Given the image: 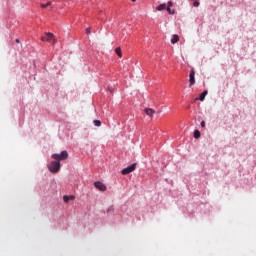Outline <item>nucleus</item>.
<instances>
[{"label": "nucleus", "instance_id": "f257e3e1", "mask_svg": "<svg viewBox=\"0 0 256 256\" xmlns=\"http://www.w3.org/2000/svg\"><path fill=\"white\" fill-rule=\"evenodd\" d=\"M52 159H55V161H58V163H60V161H65L69 159V153L67 152V150H64L61 152V154H52Z\"/></svg>", "mask_w": 256, "mask_h": 256}, {"label": "nucleus", "instance_id": "f03ea898", "mask_svg": "<svg viewBox=\"0 0 256 256\" xmlns=\"http://www.w3.org/2000/svg\"><path fill=\"white\" fill-rule=\"evenodd\" d=\"M48 169L51 173H59L61 169V163L59 161H52L50 164H48Z\"/></svg>", "mask_w": 256, "mask_h": 256}, {"label": "nucleus", "instance_id": "7ed1b4c3", "mask_svg": "<svg viewBox=\"0 0 256 256\" xmlns=\"http://www.w3.org/2000/svg\"><path fill=\"white\" fill-rule=\"evenodd\" d=\"M41 39L42 41H47L48 43H52V45H55V43H57V40L55 39V35L51 32H46Z\"/></svg>", "mask_w": 256, "mask_h": 256}, {"label": "nucleus", "instance_id": "20e7f679", "mask_svg": "<svg viewBox=\"0 0 256 256\" xmlns=\"http://www.w3.org/2000/svg\"><path fill=\"white\" fill-rule=\"evenodd\" d=\"M137 164H132L122 170V175H129V173H133V171L136 169Z\"/></svg>", "mask_w": 256, "mask_h": 256}, {"label": "nucleus", "instance_id": "39448f33", "mask_svg": "<svg viewBox=\"0 0 256 256\" xmlns=\"http://www.w3.org/2000/svg\"><path fill=\"white\" fill-rule=\"evenodd\" d=\"M94 187H96V189H98L99 191L107 190V186H105V184H103L102 182H95Z\"/></svg>", "mask_w": 256, "mask_h": 256}, {"label": "nucleus", "instance_id": "423d86ee", "mask_svg": "<svg viewBox=\"0 0 256 256\" xmlns=\"http://www.w3.org/2000/svg\"><path fill=\"white\" fill-rule=\"evenodd\" d=\"M189 78H190V80H189L190 87H192V85L195 83V70H191Z\"/></svg>", "mask_w": 256, "mask_h": 256}, {"label": "nucleus", "instance_id": "0eeeda50", "mask_svg": "<svg viewBox=\"0 0 256 256\" xmlns=\"http://www.w3.org/2000/svg\"><path fill=\"white\" fill-rule=\"evenodd\" d=\"M144 112L146 113V115H148V117H153V115H155V110H153L152 108H146L144 109Z\"/></svg>", "mask_w": 256, "mask_h": 256}, {"label": "nucleus", "instance_id": "6e6552de", "mask_svg": "<svg viewBox=\"0 0 256 256\" xmlns=\"http://www.w3.org/2000/svg\"><path fill=\"white\" fill-rule=\"evenodd\" d=\"M172 45H175V43H179V35L174 34L171 38Z\"/></svg>", "mask_w": 256, "mask_h": 256}, {"label": "nucleus", "instance_id": "1a4fd4ad", "mask_svg": "<svg viewBox=\"0 0 256 256\" xmlns=\"http://www.w3.org/2000/svg\"><path fill=\"white\" fill-rule=\"evenodd\" d=\"M74 199H75V196H73V195H70V196L65 195V196L63 197V200H64V202H66V203H68L69 201H73Z\"/></svg>", "mask_w": 256, "mask_h": 256}, {"label": "nucleus", "instance_id": "9d476101", "mask_svg": "<svg viewBox=\"0 0 256 256\" xmlns=\"http://www.w3.org/2000/svg\"><path fill=\"white\" fill-rule=\"evenodd\" d=\"M209 92L207 90H205L199 97V101H205V97H207V94Z\"/></svg>", "mask_w": 256, "mask_h": 256}, {"label": "nucleus", "instance_id": "9b49d317", "mask_svg": "<svg viewBox=\"0 0 256 256\" xmlns=\"http://www.w3.org/2000/svg\"><path fill=\"white\" fill-rule=\"evenodd\" d=\"M157 11H164V9H167V5L166 4H160L159 6H157Z\"/></svg>", "mask_w": 256, "mask_h": 256}, {"label": "nucleus", "instance_id": "f8f14e48", "mask_svg": "<svg viewBox=\"0 0 256 256\" xmlns=\"http://www.w3.org/2000/svg\"><path fill=\"white\" fill-rule=\"evenodd\" d=\"M199 137H201V132H199V130H195L194 131V138L199 139Z\"/></svg>", "mask_w": 256, "mask_h": 256}, {"label": "nucleus", "instance_id": "ddd939ff", "mask_svg": "<svg viewBox=\"0 0 256 256\" xmlns=\"http://www.w3.org/2000/svg\"><path fill=\"white\" fill-rule=\"evenodd\" d=\"M115 53L118 55V57H123V54L121 53V49L119 47L115 49Z\"/></svg>", "mask_w": 256, "mask_h": 256}, {"label": "nucleus", "instance_id": "4468645a", "mask_svg": "<svg viewBox=\"0 0 256 256\" xmlns=\"http://www.w3.org/2000/svg\"><path fill=\"white\" fill-rule=\"evenodd\" d=\"M51 6V2H48V3H46V4H41V7L43 8V9H45V8H47V7H50Z\"/></svg>", "mask_w": 256, "mask_h": 256}, {"label": "nucleus", "instance_id": "2eb2a0df", "mask_svg": "<svg viewBox=\"0 0 256 256\" xmlns=\"http://www.w3.org/2000/svg\"><path fill=\"white\" fill-rule=\"evenodd\" d=\"M94 125L96 127H101V122L99 120H94Z\"/></svg>", "mask_w": 256, "mask_h": 256}, {"label": "nucleus", "instance_id": "dca6fc26", "mask_svg": "<svg viewBox=\"0 0 256 256\" xmlns=\"http://www.w3.org/2000/svg\"><path fill=\"white\" fill-rule=\"evenodd\" d=\"M113 211H115V209L113 208V206H110V207L107 209V213H113Z\"/></svg>", "mask_w": 256, "mask_h": 256}, {"label": "nucleus", "instance_id": "f3484780", "mask_svg": "<svg viewBox=\"0 0 256 256\" xmlns=\"http://www.w3.org/2000/svg\"><path fill=\"white\" fill-rule=\"evenodd\" d=\"M200 3L199 1L195 0L193 3V7H199Z\"/></svg>", "mask_w": 256, "mask_h": 256}, {"label": "nucleus", "instance_id": "a211bd4d", "mask_svg": "<svg viewBox=\"0 0 256 256\" xmlns=\"http://www.w3.org/2000/svg\"><path fill=\"white\" fill-rule=\"evenodd\" d=\"M87 35H91V28H86Z\"/></svg>", "mask_w": 256, "mask_h": 256}, {"label": "nucleus", "instance_id": "6ab92c4d", "mask_svg": "<svg viewBox=\"0 0 256 256\" xmlns=\"http://www.w3.org/2000/svg\"><path fill=\"white\" fill-rule=\"evenodd\" d=\"M167 11L170 15L173 14V12H171V7H167Z\"/></svg>", "mask_w": 256, "mask_h": 256}, {"label": "nucleus", "instance_id": "aec40b11", "mask_svg": "<svg viewBox=\"0 0 256 256\" xmlns=\"http://www.w3.org/2000/svg\"><path fill=\"white\" fill-rule=\"evenodd\" d=\"M168 7H173V2H168Z\"/></svg>", "mask_w": 256, "mask_h": 256}, {"label": "nucleus", "instance_id": "412c9836", "mask_svg": "<svg viewBox=\"0 0 256 256\" xmlns=\"http://www.w3.org/2000/svg\"><path fill=\"white\" fill-rule=\"evenodd\" d=\"M201 127H205V121L201 122Z\"/></svg>", "mask_w": 256, "mask_h": 256}, {"label": "nucleus", "instance_id": "4be33fe9", "mask_svg": "<svg viewBox=\"0 0 256 256\" xmlns=\"http://www.w3.org/2000/svg\"><path fill=\"white\" fill-rule=\"evenodd\" d=\"M16 43H19V39H16Z\"/></svg>", "mask_w": 256, "mask_h": 256}, {"label": "nucleus", "instance_id": "5701e85b", "mask_svg": "<svg viewBox=\"0 0 256 256\" xmlns=\"http://www.w3.org/2000/svg\"><path fill=\"white\" fill-rule=\"evenodd\" d=\"M133 3H135V1H137V0H131Z\"/></svg>", "mask_w": 256, "mask_h": 256}]
</instances>
